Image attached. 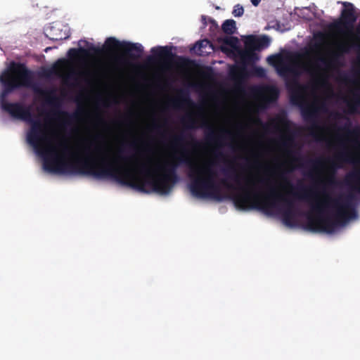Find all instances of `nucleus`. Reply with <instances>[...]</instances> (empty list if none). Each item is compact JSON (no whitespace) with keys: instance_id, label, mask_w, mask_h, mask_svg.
<instances>
[{"instance_id":"nucleus-1","label":"nucleus","mask_w":360,"mask_h":360,"mask_svg":"<svg viewBox=\"0 0 360 360\" xmlns=\"http://www.w3.org/2000/svg\"><path fill=\"white\" fill-rule=\"evenodd\" d=\"M178 162H166L160 167L162 173L154 174L150 168L143 165L141 172L144 178H141L129 168L117 165L115 160L107 162L102 159L96 162L88 158L84 165L82 175L92 176L98 179L111 178L120 183L143 193H148L146 186L162 195L168 194L173 185L178 180L177 168L179 164H183L189 169L188 176L191 179L189 189L193 195L200 198H211L217 200H222L221 187L215 179L217 172L213 169L215 162L210 160L200 166L193 162L188 151L183 148L181 155L176 158Z\"/></svg>"},{"instance_id":"nucleus-2","label":"nucleus","mask_w":360,"mask_h":360,"mask_svg":"<svg viewBox=\"0 0 360 360\" xmlns=\"http://www.w3.org/2000/svg\"><path fill=\"white\" fill-rule=\"evenodd\" d=\"M4 110L12 117L28 122L30 128L27 133V141L36 153L44 159L45 170L59 174H82L88 158H75L70 146L65 141L53 145L45 125L39 120H34L31 108L20 103L2 102Z\"/></svg>"},{"instance_id":"nucleus-3","label":"nucleus","mask_w":360,"mask_h":360,"mask_svg":"<svg viewBox=\"0 0 360 360\" xmlns=\"http://www.w3.org/2000/svg\"><path fill=\"white\" fill-rule=\"evenodd\" d=\"M300 56L297 53L288 52L285 56L281 54L269 56L267 60L276 68L280 76L286 77L289 74H292L295 77L291 81L286 82V87L290 94V101L292 105L300 107L301 114L304 120L311 123L310 134L317 137L316 131L321 129L316 120L318 109L314 105L305 104V95L308 86L300 84L297 80L300 72L297 71L294 61Z\"/></svg>"},{"instance_id":"nucleus-4","label":"nucleus","mask_w":360,"mask_h":360,"mask_svg":"<svg viewBox=\"0 0 360 360\" xmlns=\"http://www.w3.org/2000/svg\"><path fill=\"white\" fill-rule=\"evenodd\" d=\"M323 199L311 205V211L319 214L317 218L307 215L306 227L311 231L333 233L340 225L344 224L348 219L352 195L333 198L323 192Z\"/></svg>"},{"instance_id":"nucleus-5","label":"nucleus","mask_w":360,"mask_h":360,"mask_svg":"<svg viewBox=\"0 0 360 360\" xmlns=\"http://www.w3.org/2000/svg\"><path fill=\"white\" fill-rule=\"evenodd\" d=\"M231 199L235 206L240 210L257 209L267 214H269L272 210L278 208V202H282L284 205L282 212L283 220L288 226H292L297 214L293 202L278 193L274 188H271L269 193L263 198L258 193H252L246 189H243L242 193L233 195Z\"/></svg>"},{"instance_id":"nucleus-6","label":"nucleus","mask_w":360,"mask_h":360,"mask_svg":"<svg viewBox=\"0 0 360 360\" xmlns=\"http://www.w3.org/2000/svg\"><path fill=\"white\" fill-rule=\"evenodd\" d=\"M316 41L310 46L309 54L314 53V60L307 65L304 66V70L309 74H314L315 70H330L339 64V60L342 55L349 53L352 50L357 53L358 58L360 60V36L355 35L352 38L346 40L337 46V51L332 53L328 57L321 55L323 47V34L319 32L315 35Z\"/></svg>"},{"instance_id":"nucleus-7","label":"nucleus","mask_w":360,"mask_h":360,"mask_svg":"<svg viewBox=\"0 0 360 360\" xmlns=\"http://www.w3.org/2000/svg\"><path fill=\"white\" fill-rule=\"evenodd\" d=\"M33 75L25 63L12 61L8 68L0 76V82L4 86L2 96L21 87L32 85Z\"/></svg>"},{"instance_id":"nucleus-8","label":"nucleus","mask_w":360,"mask_h":360,"mask_svg":"<svg viewBox=\"0 0 360 360\" xmlns=\"http://www.w3.org/2000/svg\"><path fill=\"white\" fill-rule=\"evenodd\" d=\"M356 154L346 148L338 152L333 158L323 159L321 158L316 159H309L307 160V164L311 167V170L307 173V176L309 177L313 176L314 172L318 170L321 167L324 162H326L329 165V168L333 171V173L338 169L342 167L344 163H356L358 162L355 158Z\"/></svg>"},{"instance_id":"nucleus-9","label":"nucleus","mask_w":360,"mask_h":360,"mask_svg":"<svg viewBox=\"0 0 360 360\" xmlns=\"http://www.w3.org/2000/svg\"><path fill=\"white\" fill-rule=\"evenodd\" d=\"M103 49L108 51L120 49L126 56L134 60L140 58L143 53V47L141 44L120 41L112 37L106 39Z\"/></svg>"},{"instance_id":"nucleus-10","label":"nucleus","mask_w":360,"mask_h":360,"mask_svg":"<svg viewBox=\"0 0 360 360\" xmlns=\"http://www.w3.org/2000/svg\"><path fill=\"white\" fill-rule=\"evenodd\" d=\"M255 91L261 97L264 108H266L268 104L276 102L279 96V91L274 86H259L255 87Z\"/></svg>"},{"instance_id":"nucleus-11","label":"nucleus","mask_w":360,"mask_h":360,"mask_svg":"<svg viewBox=\"0 0 360 360\" xmlns=\"http://www.w3.org/2000/svg\"><path fill=\"white\" fill-rule=\"evenodd\" d=\"M201 127L206 129L205 138L207 142L214 143L220 146H222L221 141L231 136V133L229 130L223 129L221 131L220 134L217 135L212 127L208 122L203 120Z\"/></svg>"},{"instance_id":"nucleus-12","label":"nucleus","mask_w":360,"mask_h":360,"mask_svg":"<svg viewBox=\"0 0 360 360\" xmlns=\"http://www.w3.org/2000/svg\"><path fill=\"white\" fill-rule=\"evenodd\" d=\"M150 52L152 56L148 57V62H155L158 60L167 62L172 60L174 56L172 47L168 46L153 47Z\"/></svg>"},{"instance_id":"nucleus-13","label":"nucleus","mask_w":360,"mask_h":360,"mask_svg":"<svg viewBox=\"0 0 360 360\" xmlns=\"http://www.w3.org/2000/svg\"><path fill=\"white\" fill-rule=\"evenodd\" d=\"M270 44V39L266 35L256 37L248 36L245 41V46L247 49L260 51L267 48Z\"/></svg>"},{"instance_id":"nucleus-14","label":"nucleus","mask_w":360,"mask_h":360,"mask_svg":"<svg viewBox=\"0 0 360 360\" xmlns=\"http://www.w3.org/2000/svg\"><path fill=\"white\" fill-rule=\"evenodd\" d=\"M281 178L285 181L289 186L296 191V192L293 193L295 196L308 202L311 201L313 197L312 189L311 188H309L302 184H300L297 186L293 187L290 181L283 174L281 175Z\"/></svg>"},{"instance_id":"nucleus-15","label":"nucleus","mask_w":360,"mask_h":360,"mask_svg":"<svg viewBox=\"0 0 360 360\" xmlns=\"http://www.w3.org/2000/svg\"><path fill=\"white\" fill-rule=\"evenodd\" d=\"M90 51L94 53H101V49L98 47H96L94 45H91L89 49L80 47L79 49L71 48L68 51V56L71 60H77L80 58L86 57L89 56Z\"/></svg>"},{"instance_id":"nucleus-16","label":"nucleus","mask_w":360,"mask_h":360,"mask_svg":"<svg viewBox=\"0 0 360 360\" xmlns=\"http://www.w3.org/2000/svg\"><path fill=\"white\" fill-rule=\"evenodd\" d=\"M345 181L352 191L360 194V169L354 170L347 174Z\"/></svg>"},{"instance_id":"nucleus-17","label":"nucleus","mask_w":360,"mask_h":360,"mask_svg":"<svg viewBox=\"0 0 360 360\" xmlns=\"http://www.w3.org/2000/svg\"><path fill=\"white\" fill-rule=\"evenodd\" d=\"M356 20V16L353 9H344L342 12V20L340 26L345 30H351Z\"/></svg>"},{"instance_id":"nucleus-18","label":"nucleus","mask_w":360,"mask_h":360,"mask_svg":"<svg viewBox=\"0 0 360 360\" xmlns=\"http://www.w3.org/2000/svg\"><path fill=\"white\" fill-rule=\"evenodd\" d=\"M51 113L58 119L61 117L64 126L70 125L78 119V113L77 112L69 113L60 110H53Z\"/></svg>"},{"instance_id":"nucleus-19","label":"nucleus","mask_w":360,"mask_h":360,"mask_svg":"<svg viewBox=\"0 0 360 360\" xmlns=\"http://www.w3.org/2000/svg\"><path fill=\"white\" fill-rule=\"evenodd\" d=\"M173 103L176 107H179L180 104L194 105L189 97L188 93L184 90H180L178 99L174 101Z\"/></svg>"},{"instance_id":"nucleus-20","label":"nucleus","mask_w":360,"mask_h":360,"mask_svg":"<svg viewBox=\"0 0 360 360\" xmlns=\"http://www.w3.org/2000/svg\"><path fill=\"white\" fill-rule=\"evenodd\" d=\"M342 129L347 130L349 134H352L356 136V138L352 141L353 147L358 153H360V127H356L352 131L349 130L346 127H344Z\"/></svg>"},{"instance_id":"nucleus-21","label":"nucleus","mask_w":360,"mask_h":360,"mask_svg":"<svg viewBox=\"0 0 360 360\" xmlns=\"http://www.w3.org/2000/svg\"><path fill=\"white\" fill-rule=\"evenodd\" d=\"M67 66V60L64 58L58 59L52 66V71L56 75L64 72Z\"/></svg>"},{"instance_id":"nucleus-22","label":"nucleus","mask_w":360,"mask_h":360,"mask_svg":"<svg viewBox=\"0 0 360 360\" xmlns=\"http://www.w3.org/2000/svg\"><path fill=\"white\" fill-rule=\"evenodd\" d=\"M223 44L230 46L233 50H238V39L236 37L229 36L221 39Z\"/></svg>"},{"instance_id":"nucleus-23","label":"nucleus","mask_w":360,"mask_h":360,"mask_svg":"<svg viewBox=\"0 0 360 360\" xmlns=\"http://www.w3.org/2000/svg\"><path fill=\"white\" fill-rule=\"evenodd\" d=\"M89 75V72L86 71H82V72H72L71 73L68 74L65 77V80H74L75 82H77L79 79L85 80V77Z\"/></svg>"},{"instance_id":"nucleus-24","label":"nucleus","mask_w":360,"mask_h":360,"mask_svg":"<svg viewBox=\"0 0 360 360\" xmlns=\"http://www.w3.org/2000/svg\"><path fill=\"white\" fill-rule=\"evenodd\" d=\"M221 29L225 34H232L236 30V22L233 20H226L222 24Z\"/></svg>"},{"instance_id":"nucleus-25","label":"nucleus","mask_w":360,"mask_h":360,"mask_svg":"<svg viewBox=\"0 0 360 360\" xmlns=\"http://www.w3.org/2000/svg\"><path fill=\"white\" fill-rule=\"evenodd\" d=\"M255 50L247 49L245 52L241 54V57L243 60H247L249 61H256L259 59V57L257 53H255Z\"/></svg>"},{"instance_id":"nucleus-26","label":"nucleus","mask_w":360,"mask_h":360,"mask_svg":"<svg viewBox=\"0 0 360 360\" xmlns=\"http://www.w3.org/2000/svg\"><path fill=\"white\" fill-rule=\"evenodd\" d=\"M209 44L208 40H201L197 41L193 46V51L198 55H202L204 51L203 49L207 46Z\"/></svg>"},{"instance_id":"nucleus-27","label":"nucleus","mask_w":360,"mask_h":360,"mask_svg":"<svg viewBox=\"0 0 360 360\" xmlns=\"http://www.w3.org/2000/svg\"><path fill=\"white\" fill-rule=\"evenodd\" d=\"M181 122L188 129H195L196 127V120L191 115L182 118Z\"/></svg>"},{"instance_id":"nucleus-28","label":"nucleus","mask_w":360,"mask_h":360,"mask_svg":"<svg viewBox=\"0 0 360 360\" xmlns=\"http://www.w3.org/2000/svg\"><path fill=\"white\" fill-rule=\"evenodd\" d=\"M250 75L254 77L263 78L266 76V70L262 67L254 66L250 71Z\"/></svg>"},{"instance_id":"nucleus-29","label":"nucleus","mask_w":360,"mask_h":360,"mask_svg":"<svg viewBox=\"0 0 360 360\" xmlns=\"http://www.w3.org/2000/svg\"><path fill=\"white\" fill-rule=\"evenodd\" d=\"M186 141V136L183 132L172 137V142L176 146H182Z\"/></svg>"},{"instance_id":"nucleus-30","label":"nucleus","mask_w":360,"mask_h":360,"mask_svg":"<svg viewBox=\"0 0 360 360\" xmlns=\"http://www.w3.org/2000/svg\"><path fill=\"white\" fill-rule=\"evenodd\" d=\"M352 112H354L357 106H360V94L354 95L353 103L348 104Z\"/></svg>"},{"instance_id":"nucleus-31","label":"nucleus","mask_w":360,"mask_h":360,"mask_svg":"<svg viewBox=\"0 0 360 360\" xmlns=\"http://www.w3.org/2000/svg\"><path fill=\"white\" fill-rule=\"evenodd\" d=\"M294 144V139L292 137L288 136L283 137L281 140V145L284 148H290L292 147Z\"/></svg>"},{"instance_id":"nucleus-32","label":"nucleus","mask_w":360,"mask_h":360,"mask_svg":"<svg viewBox=\"0 0 360 360\" xmlns=\"http://www.w3.org/2000/svg\"><path fill=\"white\" fill-rule=\"evenodd\" d=\"M245 72V67H240V68H238V67H233L231 69V75L233 76V77H238L239 76V75H240V73H243Z\"/></svg>"},{"instance_id":"nucleus-33","label":"nucleus","mask_w":360,"mask_h":360,"mask_svg":"<svg viewBox=\"0 0 360 360\" xmlns=\"http://www.w3.org/2000/svg\"><path fill=\"white\" fill-rule=\"evenodd\" d=\"M243 7L240 4H237L234 6L232 13L235 17H240L243 14Z\"/></svg>"},{"instance_id":"nucleus-34","label":"nucleus","mask_w":360,"mask_h":360,"mask_svg":"<svg viewBox=\"0 0 360 360\" xmlns=\"http://www.w3.org/2000/svg\"><path fill=\"white\" fill-rule=\"evenodd\" d=\"M221 184H222L224 186H225L227 188H229V189L233 188V186L231 184L227 183L226 181L224 179H222L221 181Z\"/></svg>"},{"instance_id":"nucleus-35","label":"nucleus","mask_w":360,"mask_h":360,"mask_svg":"<svg viewBox=\"0 0 360 360\" xmlns=\"http://www.w3.org/2000/svg\"><path fill=\"white\" fill-rule=\"evenodd\" d=\"M278 121L283 125H286L288 123V121L285 117H279L278 118Z\"/></svg>"},{"instance_id":"nucleus-36","label":"nucleus","mask_w":360,"mask_h":360,"mask_svg":"<svg viewBox=\"0 0 360 360\" xmlns=\"http://www.w3.org/2000/svg\"><path fill=\"white\" fill-rule=\"evenodd\" d=\"M161 128H162V126L158 124L155 123L153 124V129H154L156 131L159 132L160 131Z\"/></svg>"},{"instance_id":"nucleus-37","label":"nucleus","mask_w":360,"mask_h":360,"mask_svg":"<svg viewBox=\"0 0 360 360\" xmlns=\"http://www.w3.org/2000/svg\"><path fill=\"white\" fill-rule=\"evenodd\" d=\"M214 155L215 158L218 159L224 157V154L221 152H218L217 150L214 152Z\"/></svg>"},{"instance_id":"nucleus-38","label":"nucleus","mask_w":360,"mask_h":360,"mask_svg":"<svg viewBox=\"0 0 360 360\" xmlns=\"http://www.w3.org/2000/svg\"><path fill=\"white\" fill-rule=\"evenodd\" d=\"M57 101V98L56 97H53L51 98L49 101V103L51 105H56V101Z\"/></svg>"},{"instance_id":"nucleus-39","label":"nucleus","mask_w":360,"mask_h":360,"mask_svg":"<svg viewBox=\"0 0 360 360\" xmlns=\"http://www.w3.org/2000/svg\"><path fill=\"white\" fill-rule=\"evenodd\" d=\"M233 179L235 180V181L237 183V184H239V176L236 174L233 177Z\"/></svg>"},{"instance_id":"nucleus-40","label":"nucleus","mask_w":360,"mask_h":360,"mask_svg":"<svg viewBox=\"0 0 360 360\" xmlns=\"http://www.w3.org/2000/svg\"><path fill=\"white\" fill-rule=\"evenodd\" d=\"M328 182L330 184H333V183H334V177H333V176H332V177L328 178Z\"/></svg>"},{"instance_id":"nucleus-41","label":"nucleus","mask_w":360,"mask_h":360,"mask_svg":"<svg viewBox=\"0 0 360 360\" xmlns=\"http://www.w3.org/2000/svg\"><path fill=\"white\" fill-rule=\"evenodd\" d=\"M202 23L204 25H207V22H206V17L202 15Z\"/></svg>"},{"instance_id":"nucleus-42","label":"nucleus","mask_w":360,"mask_h":360,"mask_svg":"<svg viewBox=\"0 0 360 360\" xmlns=\"http://www.w3.org/2000/svg\"><path fill=\"white\" fill-rule=\"evenodd\" d=\"M293 160H294L295 162H297L300 163V162L302 160V159L301 158H295L293 159Z\"/></svg>"},{"instance_id":"nucleus-43","label":"nucleus","mask_w":360,"mask_h":360,"mask_svg":"<svg viewBox=\"0 0 360 360\" xmlns=\"http://www.w3.org/2000/svg\"><path fill=\"white\" fill-rule=\"evenodd\" d=\"M252 3L255 6H257L260 1H252Z\"/></svg>"},{"instance_id":"nucleus-44","label":"nucleus","mask_w":360,"mask_h":360,"mask_svg":"<svg viewBox=\"0 0 360 360\" xmlns=\"http://www.w3.org/2000/svg\"><path fill=\"white\" fill-rule=\"evenodd\" d=\"M193 142H194V145H195V146H200V143H199L198 141H195V140Z\"/></svg>"},{"instance_id":"nucleus-45","label":"nucleus","mask_w":360,"mask_h":360,"mask_svg":"<svg viewBox=\"0 0 360 360\" xmlns=\"http://www.w3.org/2000/svg\"><path fill=\"white\" fill-rule=\"evenodd\" d=\"M338 3H342V4H343L345 6H347V5H346V1H338Z\"/></svg>"},{"instance_id":"nucleus-46","label":"nucleus","mask_w":360,"mask_h":360,"mask_svg":"<svg viewBox=\"0 0 360 360\" xmlns=\"http://www.w3.org/2000/svg\"><path fill=\"white\" fill-rule=\"evenodd\" d=\"M51 48V47H47L46 49H45V52H47L48 51H49Z\"/></svg>"},{"instance_id":"nucleus-47","label":"nucleus","mask_w":360,"mask_h":360,"mask_svg":"<svg viewBox=\"0 0 360 360\" xmlns=\"http://www.w3.org/2000/svg\"><path fill=\"white\" fill-rule=\"evenodd\" d=\"M221 49H222L223 51H226V49L224 47H222Z\"/></svg>"},{"instance_id":"nucleus-48","label":"nucleus","mask_w":360,"mask_h":360,"mask_svg":"<svg viewBox=\"0 0 360 360\" xmlns=\"http://www.w3.org/2000/svg\"><path fill=\"white\" fill-rule=\"evenodd\" d=\"M134 146H135L134 143H132L130 144V146H131V147H134Z\"/></svg>"},{"instance_id":"nucleus-49","label":"nucleus","mask_w":360,"mask_h":360,"mask_svg":"<svg viewBox=\"0 0 360 360\" xmlns=\"http://www.w3.org/2000/svg\"><path fill=\"white\" fill-rule=\"evenodd\" d=\"M288 153H289L290 155H291V154L292 153V151H288Z\"/></svg>"},{"instance_id":"nucleus-50","label":"nucleus","mask_w":360,"mask_h":360,"mask_svg":"<svg viewBox=\"0 0 360 360\" xmlns=\"http://www.w3.org/2000/svg\"><path fill=\"white\" fill-rule=\"evenodd\" d=\"M96 150H99V148H98V147H96Z\"/></svg>"}]
</instances>
